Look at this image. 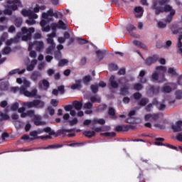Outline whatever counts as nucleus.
<instances>
[{
  "label": "nucleus",
  "instance_id": "obj_1",
  "mask_svg": "<svg viewBox=\"0 0 182 182\" xmlns=\"http://www.w3.org/2000/svg\"><path fill=\"white\" fill-rule=\"evenodd\" d=\"M170 2V0H153V4L151 6V9L155 10V15H159L164 12H169V14L166 16L164 21L166 23H170L173 21V17L176 15V10L173 9V6L166 4ZM163 5H165L164 7Z\"/></svg>",
  "mask_w": 182,
  "mask_h": 182
},
{
  "label": "nucleus",
  "instance_id": "obj_2",
  "mask_svg": "<svg viewBox=\"0 0 182 182\" xmlns=\"http://www.w3.org/2000/svg\"><path fill=\"white\" fill-rule=\"evenodd\" d=\"M23 86L21 87H12L11 90L13 93H19V95H23L26 97H35L38 95V89L34 88L29 92L28 87H31V82H29L26 78L23 80Z\"/></svg>",
  "mask_w": 182,
  "mask_h": 182
},
{
  "label": "nucleus",
  "instance_id": "obj_3",
  "mask_svg": "<svg viewBox=\"0 0 182 182\" xmlns=\"http://www.w3.org/2000/svg\"><path fill=\"white\" fill-rule=\"evenodd\" d=\"M156 70H157L158 73L154 72L152 73V75H151L152 80L154 82H157V80H159V77L161 75L162 78L161 80H159V82H166V78H164V73L166 72V70H167V68H166L164 66H161V65L156 66Z\"/></svg>",
  "mask_w": 182,
  "mask_h": 182
},
{
  "label": "nucleus",
  "instance_id": "obj_4",
  "mask_svg": "<svg viewBox=\"0 0 182 182\" xmlns=\"http://www.w3.org/2000/svg\"><path fill=\"white\" fill-rule=\"evenodd\" d=\"M21 36L22 41H31V38H32V33L35 32L34 28H30L28 29L26 28V27L21 28Z\"/></svg>",
  "mask_w": 182,
  "mask_h": 182
},
{
  "label": "nucleus",
  "instance_id": "obj_5",
  "mask_svg": "<svg viewBox=\"0 0 182 182\" xmlns=\"http://www.w3.org/2000/svg\"><path fill=\"white\" fill-rule=\"evenodd\" d=\"M47 23L46 20H42L40 23L43 32H49V31H50V28L53 31H56V28L59 26L58 23H53L50 24V27L49 26H46Z\"/></svg>",
  "mask_w": 182,
  "mask_h": 182
},
{
  "label": "nucleus",
  "instance_id": "obj_6",
  "mask_svg": "<svg viewBox=\"0 0 182 182\" xmlns=\"http://www.w3.org/2000/svg\"><path fill=\"white\" fill-rule=\"evenodd\" d=\"M33 46H36V50H37V52H41V50L44 49L45 43H43V41L30 42L28 43V50H32Z\"/></svg>",
  "mask_w": 182,
  "mask_h": 182
},
{
  "label": "nucleus",
  "instance_id": "obj_7",
  "mask_svg": "<svg viewBox=\"0 0 182 182\" xmlns=\"http://www.w3.org/2000/svg\"><path fill=\"white\" fill-rule=\"evenodd\" d=\"M21 15L23 16H28L29 18H33L34 19H38V14H35L31 9H23L21 11Z\"/></svg>",
  "mask_w": 182,
  "mask_h": 182
},
{
  "label": "nucleus",
  "instance_id": "obj_8",
  "mask_svg": "<svg viewBox=\"0 0 182 182\" xmlns=\"http://www.w3.org/2000/svg\"><path fill=\"white\" fill-rule=\"evenodd\" d=\"M42 16L43 19H46L47 22H52L53 21V9H50L46 13H43Z\"/></svg>",
  "mask_w": 182,
  "mask_h": 182
},
{
  "label": "nucleus",
  "instance_id": "obj_9",
  "mask_svg": "<svg viewBox=\"0 0 182 182\" xmlns=\"http://www.w3.org/2000/svg\"><path fill=\"white\" fill-rule=\"evenodd\" d=\"M32 120L33 121V123L35 126H45L46 125V122L41 121L42 117L41 115H33V117L32 118Z\"/></svg>",
  "mask_w": 182,
  "mask_h": 182
},
{
  "label": "nucleus",
  "instance_id": "obj_10",
  "mask_svg": "<svg viewBox=\"0 0 182 182\" xmlns=\"http://www.w3.org/2000/svg\"><path fill=\"white\" fill-rule=\"evenodd\" d=\"M171 129L173 133H178V132H182V121H178L175 123V124H172Z\"/></svg>",
  "mask_w": 182,
  "mask_h": 182
},
{
  "label": "nucleus",
  "instance_id": "obj_11",
  "mask_svg": "<svg viewBox=\"0 0 182 182\" xmlns=\"http://www.w3.org/2000/svg\"><path fill=\"white\" fill-rule=\"evenodd\" d=\"M30 136L32 137L31 138V140H35V139H41V140H43V139H52V136H38V134L36 131H33L30 132Z\"/></svg>",
  "mask_w": 182,
  "mask_h": 182
},
{
  "label": "nucleus",
  "instance_id": "obj_12",
  "mask_svg": "<svg viewBox=\"0 0 182 182\" xmlns=\"http://www.w3.org/2000/svg\"><path fill=\"white\" fill-rule=\"evenodd\" d=\"M159 59V55H154L152 57H149L148 58H146V60H145V64L147 66H150L151 65H153V63H156V62H157Z\"/></svg>",
  "mask_w": 182,
  "mask_h": 182
},
{
  "label": "nucleus",
  "instance_id": "obj_13",
  "mask_svg": "<svg viewBox=\"0 0 182 182\" xmlns=\"http://www.w3.org/2000/svg\"><path fill=\"white\" fill-rule=\"evenodd\" d=\"M20 38H21V33H17L16 38L7 40L6 42V45L7 46H11V45H12V43H18V42H19Z\"/></svg>",
  "mask_w": 182,
  "mask_h": 182
},
{
  "label": "nucleus",
  "instance_id": "obj_14",
  "mask_svg": "<svg viewBox=\"0 0 182 182\" xmlns=\"http://www.w3.org/2000/svg\"><path fill=\"white\" fill-rule=\"evenodd\" d=\"M127 31L129 32V35L132 38H139V36L133 33V31H136V27L132 24H129L127 26Z\"/></svg>",
  "mask_w": 182,
  "mask_h": 182
},
{
  "label": "nucleus",
  "instance_id": "obj_15",
  "mask_svg": "<svg viewBox=\"0 0 182 182\" xmlns=\"http://www.w3.org/2000/svg\"><path fill=\"white\" fill-rule=\"evenodd\" d=\"M153 105H154L159 110H164L166 109V105L159 102L156 98L153 99Z\"/></svg>",
  "mask_w": 182,
  "mask_h": 182
},
{
  "label": "nucleus",
  "instance_id": "obj_16",
  "mask_svg": "<svg viewBox=\"0 0 182 182\" xmlns=\"http://www.w3.org/2000/svg\"><path fill=\"white\" fill-rule=\"evenodd\" d=\"M109 83L111 87H113V89H117L119 87V83L116 81V77L114 75L110 77Z\"/></svg>",
  "mask_w": 182,
  "mask_h": 182
},
{
  "label": "nucleus",
  "instance_id": "obj_17",
  "mask_svg": "<svg viewBox=\"0 0 182 182\" xmlns=\"http://www.w3.org/2000/svg\"><path fill=\"white\" fill-rule=\"evenodd\" d=\"M136 18H141L143 16V12L144 10L141 6H137L134 8Z\"/></svg>",
  "mask_w": 182,
  "mask_h": 182
},
{
  "label": "nucleus",
  "instance_id": "obj_18",
  "mask_svg": "<svg viewBox=\"0 0 182 182\" xmlns=\"http://www.w3.org/2000/svg\"><path fill=\"white\" fill-rule=\"evenodd\" d=\"M47 36V43H48V45H55L53 38L56 37V33L53 31V33L48 34Z\"/></svg>",
  "mask_w": 182,
  "mask_h": 182
},
{
  "label": "nucleus",
  "instance_id": "obj_19",
  "mask_svg": "<svg viewBox=\"0 0 182 182\" xmlns=\"http://www.w3.org/2000/svg\"><path fill=\"white\" fill-rule=\"evenodd\" d=\"M65 111V112H70V114L73 117H75L76 116V111L73 109V105H66L64 107Z\"/></svg>",
  "mask_w": 182,
  "mask_h": 182
},
{
  "label": "nucleus",
  "instance_id": "obj_20",
  "mask_svg": "<svg viewBox=\"0 0 182 182\" xmlns=\"http://www.w3.org/2000/svg\"><path fill=\"white\" fill-rule=\"evenodd\" d=\"M95 53L97 55V59L98 62H100V60H102L103 58H105L106 55V50H98L95 52Z\"/></svg>",
  "mask_w": 182,
  "mask_h": 182
},
{
  "label": "nucleus",
  "instance_id": "obj_21",
  "mask_svg": "<svg viewBox=\"0 0 182 182\" xmlns=\"http://www.w3.org/2000/svg\"><path fill=\"white\" fill-rule=\"evenodd\" d=\"M34 105L36 109H43L45 107V102L40 100H34Z\"/></svg>",
  "mask_w": 182,
  "mask_h": 182
},
{
  "label": "nucleus",
  "instance_id": "obj_22",
  "mask_svg": "<svg viewBox=\"0 0 182 182\" xmlns=\"http://www.w3.org/2000/svg\"><path fill=\"white\" fill-rule=\"evenodd\" d=\"M13 4L14 5L10 6L13 11H16L18 9V6L22 8V3H21L20 0H14Z\"/></svg>",
  "mask_w": 182,
  "mask_h": 182
},
{
  "label": "nucleus",
  "instance_id": "obj_23",
  "mask_svg": "<svg viewBox=\"0 0 182 182\" xmlns=\"http://www.w3.org/2000/svg\"><path fill=\"white\" fill-rule=\"evenodd\" d=\"M73 107H74L75 110H82V107H83V103H82V102L75 100L73 103Z\"/></svg>",
  "mask_w": 182,
  "mask_h": 182
},
{
  "label": "nucleus",
  "instance_id": "obj_24",
  "mask_svg": "<svg viewBox=\"0 0 182 182\" xmlns=\"http://www.w3.org/2000/svg\"><path fill=\"white\" fill-rule=\"evenodd\" d=\"M26 70V69H23L22 70H19V68L14 69L9 73V76L16 75V73H18V75H23V73H25Z\"/></svg>",
  "mask_w": 182,
  "mask_h": 182
},
{
  "label": "nucleus",
  "instance_id": "obj_25",
  "mask_svg": "<svg viewBox=\"0 0 182 182\" xmlns=\"http://www.w3.org/2000/svg\"><path fill=\"white\" fill-rule=\"evenodd\" d=\"M37 64H38V60H33L31 64L27 65L26 70H28V72H32V70L35 69V66H36Z\"/></svg>",
  "mask_w": 182,
  "mask_h": 182
},
{
  "label": "nucleus",
  "instance_id": "obj_26",
  "mask_svg": "<svg viewBox=\"0 0 182 182\" xmlns=\"http://www.w3.org/2000/svg\"><path fill=\"white\" fill-rule=\"evenodd\" d=\"M132 43L135 45V46H138V48H141L142 49L147 50V46H146L144 43H141L139 41H137V40L133 41Z\"/></svg>",
  "mask_w": 182,
  "mask_h": 182
},
{
  "label": "nucleus",
  "instance_id": "obj_27",
  "mask_svg": "<svg viewBox=\"0 0 182 182\" xmlns=\"http://www.w3.org/2000/svg\"><path fill=\"white\" fill-rule=\"evenodd\" d=\"M41 76H42V75L41 74V73L38 72V71H34L31 75V80H33V82H37L38 79H39V77H41Z\"/></svg>",
  "mask_w": 182,
  "mask_h": 182
},
{
  "label": "nucleus",
  "instance_id": "obj_28",
  "mask_svg": "<svg viewBox=\"0 0 182 182\" xmlns=\"http://www.w3.org/2000/svg\"><path fill=\"white\" fill-rule=\"evenodd\" d=\"M82 87V80H76L75 84L71 85V89L73 90H76V89H80Z\"/></svg>",
  "mask_w": 182,
  "mask_h": 182
},
{
  "label": "nucleus",
  "instance_id": "obj_29",
  "mask_svg": "<svg viewBox=\"0 0 182 182\" xmlns=\"http://www.w3.org/2000/svg\"><path fill=\"white\" fill-rule=\"evenodd\" d=\"M129 87L127 85H124L120 88V95L122 96H126L129 95Z\"/></svg>",
  "mask_w": 182,
  "mask_h": 182
},
{
  "label": "nucleus",
  "instance_id": "obj_30",
  "mask_svg": "<svg viewBox=\"0 0 182 182\" xmlns=\"http://www.w3.org/2000/svg\"><path fill=\"white\" fill-rule=\"evenodd\" d=\"M92 80H93V79L92 78V76L89 75L82 77V82L84 85H86L87 86L89 85V83H90V82H92Z\"/></svg>",
  "mask_w": 182,
  "mask_h": 182
},
{
  "label": "nucleus",
  "instance_id": "obj_31",
  "mask_svg": "<svg viewBox=\"0 0 182 182\" xmlns=\"http://www.w3.org/2000/svg\"><path fill=\"white\" fill-rule=\"evenodd\" d=\"M55 47H56V44L50 45L46 49V53H47V55H52V53H53V50H55Z\"/></svg>",
  "mask_w": 182,
  "mask_h": 182
},
{
  "label": "nucleus",
  "instance_id": "obj_32",
  "mask_svg": "<svg viewBox=\"0 0 182 182\" xmlns=\"http://www.w3.org/2000/svg\"><path fill=\"white\" fill-rule=\"evenodd\" d=\"M11 117L8 114L0 112V122H4V120H10Z\"/></svg>",
  "mask_w": 182,
  "mask_h": 182
},
{
  "label": "nucleus",
  "instance_id": "obj_33",
  "mask_svg": "<svg viewBox=\"0 0 182 182\" xmlns=\"http://www.w3.org/2000/svg\"><path fill=\"white\" fill-rule=\"evenodd\" d=\"M43 132H45V133H48V136H55V131L52 130V129H50V127H47L46 128L43 129Z\"/></svg>",
  "mask_w": 182,
  "mask_h": 182
},
{
  "label": "nucleus",
  "instance_id": "obj_34",
  "mask_svg": "<svg viewBox=\"0 0 182 182\" xmlns=\"http://www.w3.org/2000/svg\"><path fill=\"white\" fill-rule=\"evenodd\" d=\"M108 114L112 119H116V110L113 107H109L108 110Z\"/></svg>",
  "mask_w": 182,
  "mask_h": 182
},
{
  "label": "nucleus",
  "instance_id": "obj_35",
  "mask_svg": "<svg viewBox=\"0 0 182 182\" xmlns=\"http://www.w3.org/2000/svg\"><path fill=\"white\" fill-rule=\"evenodd\" d=\"M14 23L16 25V26H17L18 28H19V26H21V25H22V23L23 22V20L22 19V18L21 17H16L14 16Z\"/></svg>",
  "mask_w": 182,
  "mask_h": 182
},
{
  "label": "nucleus",
  "instance_id": "obj_36",
  "mask_svg": "<svg viewBox=\"0 0 182 182\" xmlns=\"http://www.w3.org/2000/svg\"><path fill=\"white\" fill-rule=\"evenodd\" d=\"M90 102L92 103H100V102H102V98L97 96H92L90 97Z\"/></svg>",
  "mask_w": 182,
  "mask_h": 182
},
{
  "label": "nucleus",
  "instance_id": "obj_37",
  "mask_svg": "<svg viewBox=\"0 0 182 182\" xmlns=\"http://www.w3.org/2000/svg\"><path fill=\"white\" fill-rule=\"evenodd\" d=\"M149 102V98L143 97L139 101L138 105H139V106H146Z\"/></svg>",
  "mask_w": 182,
  "mask_h": 182
},
{
  "label": "nucleus",
  "instance_id": "obj_38",
  "mask_svg": "<svg viewBox=\"0 0 182 182\" xmlns=\"http://www.w3.org/2000/svg\"><path fill=\"white\" fill-rule=\"evenodd\" d=\"M23 106L28 107V109H31V107H35V100L32 102H23Z\"/></svg>",
  "mask_w": 182,
  "mask_h": 182
},
{
  "label": "nucleus",
  "instance_id": "obj_39",
  "mask_svg": "<svg viewBox=\"0 0 182 182\" xmlns=\"http://www.w3.org/2000/svg\"><path fill=\"white\" fill-rule=\"evenodd\" d=\"M84 136L90 139L95 136V131H85L83 132Z\"/></svg>",
  "mask_w": 182,
  "mask_h": 182
},
{
  "label": "nucleus",
  "instance_id": "obj_40",
  "mask_svg": "<svg viewBox=\"0 0 182 182\" xmlns=\"http://www.w3.org/2000/svg\"><path fill=\"white\" fill-rule=\"evenodd\" d=\"M154 106V104H153V100L151 103L148 104L146 107H145V110L147 113H150V112H151L153 110V107Z\"/></svg>",
  "mask_w": 182,
  "mask_h": 182
},
{
  "label": "nucleus",
  "instance_id": "obj_41",
  "mask_svg": "<svg viewBox=\"0 0 182 182\" xmlns=\"http://www.w3.org/2000/svg\"><path fill=\"white\" fill-rule=\"evenodd\" d=\"M83 109H93V103L88 102L84 104Z\"/></svg>",
  "mask_w": 182,
  "mask_h": 182
},
{
  "label": "nucleus",
  "instance_id": "obj_42",
  "mask_svg": "<svg viewBox=\"0 0 182 182\" xmlns=\"http://www.w3.org/2000/svg\"><path fill=\"white\" fill-rule=\"evenodd\" d=\"M41 85H43V86L46 87V89H48V87H49L50 86L49 81L46 80H43L42 81H40L39 86H41Z\"/></svg>",
  "mask_w": 182,
  "mask_h": 182
},
{
  "label": "nucleus",
  "instance_id": "obj_43",
  "mask_svg": "<svg viewBox=\"0 0 182 182\" xmlns=\"http://www.w3.org/2000/svg\"><path fill=\"white\" fill-rule=\"evenodd\" d=\"M175 96L176 99H178V100H180L182 99V90H178L175 92Z\"/></svg>",
  "mask_w": 182,
  "mask_h": 182
},
{
  "label": "nucleus",
  "instance_id": "obj_44",
  "mask_svg": "<svg viewBox=\"0 0 182 182\" xmlns=\"http://www.w3.org/2000/svg\"><path fill=\"white\" fill-rule=\"evenodd\" d=\"M68 63H69L68 59H61L58 63V66H65V65H68Z\"/></svg>",
  "mask_w": 182,
  "mask_h": 182
},
{
  "label": "nucleus",
  "instance_id": "obj_45",
  "mask_svg": "<svg viewBox=\"0 0 182 182\" xmlns=\"http://www.w3.org/2000/svg\"><path fill=\"white\" fill-rule=\"evenodd\" d=\"M90 89L92 93H97L99 92V86L96 85H91Z\"/></svg>",
  "mask_w": 182,
  "mask_h": 182
},
{
  "label": "nucleus",
  "instance_id": "obj_46",
  "mask_svg": "<svg viewBox=\"0 0 182 182\" xmlns=\"http://www.w3.org/2000/svg\"><path fill=\"white\" fill-rule=\"evenodd\" d=\"M101 134L102 136H105L106 137H114L116 136V132H105Z\"/></svg>",
  "mask_w": 182,
  "mask_h": 182
},
{
  "label": "nucleus",
  "instance_id": "obj_47",
  "mask_svg": "<svg viewBox=\"0 0 182 182\" xmlns=\"http://www.w3.org/2000/svg\"><path fill=\"white\" fill-rule=\"evenodd\" d=\"M79 120L77 119V118H74L72 120H69L68 123L70 124V126H75V124H77L78 123Z\"/></svg>",
  "mask_w": 182,
  "mask_h": 182
},
{
  "label": "nucleus",
  "instance_id": "obj_48",
  "mask_svg": "<svg viewBox=\"0 0 182 182\" xmlns=\"http://www.w3.org/2000/svg\"><path fill=\"white\" fill-rule=\"evenodd\" d=\"M47 112L49 113L50 116H53V114H55V109L51 106L47 107Z\"/></svg>",
  "mask_w": 182,
  "mask_h": 182
},
{
  "label": "nucleus",
  "instance_id": "obj_49",
  "mask_svg": "<svg viewBox=\"0 0 182 182\" xmlns=\"http://www.w3.org/2000/svg\"><path fill=\"white\" fill-rule=\"evenodd\" d=\"M12 49L11 48V47H9V46H7L6 47H5L3 50V53H4V55H9V53H11Z\"/></svg>",
  "mask_w": 182,
  "mask_h": 182
},
{
  "label": "nucleus",
  "instance_id": "obj_50",
  "mask_svg": "<svg viewBox=\"0 0 182 182\" xmlns=\"http://www.w3.org/2000/svg\"><path fill=\"white\" fill-rule=\"evenodd\" d=\"M143 89V85L140 83H136L134 85V90H141Z\"/></svg>",
  "mask_w": 182,
  "mask_h": 182
},
{
  "label": "nucleus",
  "instance_id": "obj_51",
  "mask_svg": "<svg viewBox=\"0 0 182 182\" xmlns=\"http://www.w3.org/2000/svg\"><path fill=\"white\" fill-rule=\"evenodd\" d=\"M171 32L173 35H177L180 32V28H177V26H173L171 28Z\"/></svg>",
  "mask_w": 182,
  "mask_h": 182
},
{
  "label": "nucleus",
  "instance_id": "obj_52",
  "mask_svg": "<svg viewBox=\"0 0 182 182\" xmlns=\"http://www.w3.org/2000/svg\"><path fill=\"white\" fill-rule=\"evenodd\" d=\"M33 19V18H29V19L26 21V23H27V25H35V23H36V21Z\"/></svg>",
  "mask_w": 182,
  "mask_h": 182
},
{
  "label": "nucleus",
  "instance_id": "obj_53",
  "mask_svg": "<svg viewBox=\"0 0 182 182\" xmlns=\"http://www.w3.org/2000/svg\"><path fill=\"white\" fill-rule=\"evenodd\" d=\"M168 73L171 75V76H176L177 75V73L176 72V70L173 68H169L168 70Z\"/></svg>",
  "mask_w": 182,
  "mask_h": 182
},
{
  "label": "nucleus",
  "instance_id": "obj_54",
  "mask_svg": "<svg viewBox=\"0 0 182 182\" xmlns=\"http://www.w3.org/2000/svg\"><path fill=\"white\" fill-rule=\"evenodd\" d=\"M58 27H59L60 29L66 30V24H65V23L63 22V21H62V20H60V21H59Z\"/></svg>",
  "mask_w": 182,
  "mask_h": 182
},
{
  "label": "nucleus",
  "instance_id": "obj_55",
  "mask_svg": "<svg viewBox=\"0 0 182 182\" xmlns=\"http://www.w3.org/2000/svg\"><path fill=\"white\" fill-rule=\"evenodd\" d=\"M61 58H62V53L60 51H55V59H57V60H59Z\"/></svg>",
  "mask_w": 182,
  "mask_h": 182
},
{
  "label": "nucleus",
  "instance_id": "obj_56",
  "mask_svg": "<svg viewBox=\"0 0 182 182\" xmlns=\"http://www.w3.org/2000/svg\"><path fill=\"white\" fill-rule=\"evenodd\" d=\"M41 38H42V33H41V31H37L33 35L34 39H41Z\"/></svg>",
  "mask_w": 182,
  "mask_h": 182
},
{
  "label": "nucleus",
  "instance_id": "obj_57",
  "mask_svg": "<svg viewBox=\"0 0 182 182\" xmlns=\"http://www.w3.org/2000/svg\"><path fill=\"white\" fill-rule=\"evenodd\" d=\"M151 120L156 122V120H159V119H160V115L159 114H151Z\"/></svg>",
  "mask_w": 182,
  "mask_h": 182
},
{
  "label": "nucleus",
  "instance_id": "obj_58",
  "mask_svg": "<svg viewBox=\"0 0 182 182\" xmlns=\"http://www.w3.org/2000/svg\"><path fill=\"white\" fill-rule=\"evenodd\" d=\"M58 104H59V100H58L52 99L50 100V105H52L53 107H57Z\"/></svg>",
  "mask_w": 182,
  "mask_h": 182
},
{
  "label": "nucleus",
  "instance_id": "obj_59",
  "mask_svg": "<svg viewBox=\"0 0 182 182\" xmlns=\"http://www.w3.org/2000/svg\"><path fill=\"white\" fill-rule=\"evenodd\" d=\"M133 97L135 100H140V99H141V94L140 92H135Z\"/></svg>",
  "mask_w": 182,
  "mask_h": 182
},
{
  "label": "nucleus",
  "instance_id": "obj_60",
  "mask_svg": "<svg viewBox=\"0 0 182 182\" xmlns=\"http://www.w3.org/2000/svg\"><path fill=\"white\" fill-rule=\"evenodd\" d=\"M18 107H19V103L15 102L11 105V109L13 110V112H16V110H18Z\"/></svg>",
  "mask_w": 182,
  "mask_h": 182
},
{
  "label": "nucleus",
  "instance_id": "obj_61",
  "mask_svg": "<svg viewBox=\"0 0 182 182\" xmlns=\"http://www.w3.org/2000/svg\"><path fill=\"white\" fill-rule=\"evenodd\" d=\"M163 90L165 93H170V92H171V87L168 85L164 86Z\"/></svg>",
  "mask_w": 182,
  "mask_h": 182
},
{
  "label": "nucleus",
  "instance_id": "obj_62",
  "mask_svg": "<svg viewBox=\"0 0 182 182\" xmlns=\"http://www.w3.org/2000/svg\"><path fill=\"white\" fill-rule=\"evenodd\" d=\"M58 90L60 92V95H63L65 93V86L60 85L58 87Z\"/></svg>",
  "mask_w": 182,
  "mask_h": 182
},
{
  "label": "nucleus",
  "instance_id": "obj_63",
  "mask_svg": "<svg viewBox=\"0 0 182 182\" xmlns=\"http://www.w3.org/2000/svg\"><path fill=\"white\" fill-rule=\"evenodd\" d=\"M127 82H129V80H127L126 77H122L119 80V82L121 85H124V83H127Z\"/></svg>",
  "mask_w": 182,
  "mask_h": 182
},
{
  "label": "nucleus",
  "instance_id": "obj_64",
  "mask_svg": "<svg viewBox=\"0 0 182 182\" xmlns=\"http://www.w3.org/2000/svg\"><path fill=\"white\" fill-rule=\"evenodd\" d=\"M8 38V33H4L0 38V40L3 42H5V40Z\"/></svg>",
  "mask_w": 182,
  "mask_h": 182
}]
</instances>
